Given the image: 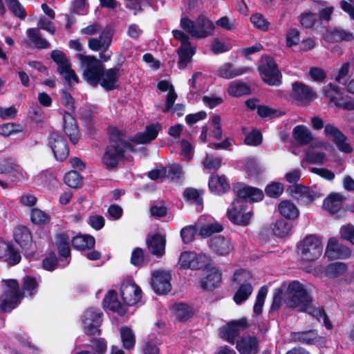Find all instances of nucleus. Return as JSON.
<instances>
[{"label":"nucleus","mask_w":354,"mask_h":354,"mask_svg":"<svg viewBox=\"0 0 354 354\" xmlns=\"http://www.w3.org/2000/svg\"><path fill=\"white\" fill-rule=\"evenodd\" d=\"M209 258L203 253H196L194 252H183L179 259L180 265L185 268L192 270H199L208 265Z\"/></svg>","instance_id":"nucleus-13"},{"label":"nucleus","mask_w":354,"mask_h":354,"mask_svg":"<svg viewBox=\"0 0 354 354\" xmlns=\"http://www.w3.org/2000/svg\"><path fill=\"white\" fill-rule=\"evenodd\" d=\"M209 122L212 127L211 133L212 137L220 140L223 136L221 116L219 115H214L209 118Z\"/></svg>","instance_id":"nucleus-46"},{"label":"nucleus","mask_w":354,"mask_h":354,"mask_svg":"<svg viewBox=\"0 0 354 354\" xmlns=\"http://www.w3.org/2000/svg\"><path fill=\"white\" fill-rule=\"evenodd\" d=\"M253 288L250 283H243L240 286L234 296L236 304H240L248 299L252 292Z\"/></svg>","instance_id":"nucleus-42"},{"label":"nucleus","mask_w":354,"mask_h":354,"mask_svg":"<svg viewBox=\"0 0 354 354\" xmlns=\"http://www.w3.org/2000/svg\"><path fill=\"white\" fill-rule=\"evenodd\" d=\"M160 128L158 124L149 125L145 132L136 134L131 140L137 144H147L157 137Z\"/></svg>","instance_id":"nucleus-25"},{"label":"nucleus","mask_w":354,"mask_h":354,"mask_svg":"<svg viewBox=\"0 0 354 354\" xmlns=\"http://www.w3.org/2000/svg\"><path fill=\"white\" fill-rule=\"evenodd\" d=\"M306 160L315 164H324L327 160L326 154L323 152L309 151L306 156Z\"/></svg>","instance_id":"nucleus-55"},{"label":"nucleus","mask_w":354,"mask_h":354,"mask_svg":"<svg viewBox=\"0 0 354 354\" xmlns=\"http://www.w3.org/2000/svg\"><path fill=\"white\" fill-rule=\"evenodd\" d=\"M180 27L192 37L203 39L213 35L215 26L214 23L204 15L199 16L196 21L188 17L180 19Z\"/></svg>","instance_id":"nucleus-4"},{"label":"nucleus","mask_w":354,"mask_h":354,"mask_svg":"<svg viewBox=\"0 0 354 354\" xmlns=\"http://www.w3.org/2000/svg\"><path fill=\"white\" fill-rule=\"evenodd\" d=\"M38 282L35 277L26 276L23 279V290L28 292L29 295L32 296L37 292Z\"/></svg>","instance_id":"nucleus-52"},{"label":"nucleus","mask_w":354,"mask_h":354,"mask_svg":"<svg viewBox=\"0 0 354 354\" xmlns=\"http://www.w3.org/2000/svg\"><path fill=\"white\" fill-rule=\"evenodd\" d=\"M251 71L249 67L236 68L230 63H226L221 66L218 70V74L220 77L225 79H231L236 76L241 75Z\"/></svg>","instance_id":"nucleus-27"},{"label":"nucleus","mask_w":354,"mask_h":354,"mask_svg":"<svg viewBox=\"0 0 354 354\" xmlns=\"http://www.w3.org/2000/svg\"><path fill=\"white\" fill-rule=\"evenodd\" d=\"M0 259H4L8 264L14 266L20 261L21 255L10 243L0 239Z\"/></svg>","instance_id":"nucleus-23"},{"label":"nucleus","mask_w":354,"mask_h":354,"mask_svg":"<svg viewBox=\"0 0 354 354\" xmlns=\"http://www.w3.org/2000/svg\"><path fill=\"white\" fill-rule=\"evenodd\" d=\"M245 203L241 199L234 200L231 206L227 209V217L233 223L245 226L249 224L252 216V212H245Z\"/></svg>","instance_id":"nucleus-12"},{"label":"nucleus","mask_w":354,"mask_h":354,"mask_svg":"<svg viewBox=\"0 0 354 354\" xmlns=\"http://www.w3.org/2000/svg\"><path fill=\"white\" fill-rule=\"evenodd\" d=\"M341 236L352 243L354 245V225L348 223L340 228Z\"/></svg>","instance_id":"nucleus-64"},{"label":"nucleus","mask_w":354,"mask_h":354,"mask_svg":"<svg viewBox=\"0 0 354 354\" xmlns=\"http://www.w3.org/2000/svg\"><path fill=\"white\" fill-rule=\"evenodd\" d=\"M110 142L107 146L102 161L109 170L115 169L124 158V153L127 149L131 150L130 145L127 142L124 133L116 128L109 130Z\"/></svg>","instance_id":"nucleus-3"},{"label":"nucleus","mask_w":354,"mask_h":354,"mask_svg":"<svg viewBox=\"0 0 354 354\" xmlns=\"http://www.w3.org/2000/svg\"><path fill=\"white\" fill-rule=\"evenodd\" d=\"M295 140L301 145H306L313 140L310 131L304 125H297L292 130Z\"/></svg>","instance_id":"nucleus-36"},{"label":"nucleus","mask_w":354,"mask_h":354,"mask_svg":"<svg viewBox=\"0 0 354 354\" xmlns=\"http://www.w3.org/2000/svg\"><path fill=\"white\" fill-rule=\"evenodd\" d=\"M81 322L86 334L95 335L99 332L101 313L99 311L89 308L82 316Z\"/></svg>","instance_id":"nucleus-16"},{"label":"nucleus","mask_w":354,"mask_h":354,"mask_svg":"<svg viewBox=\"0 0 354 354\" xmlns=\"http://www.w3.org/2000/svg\"><path fill=\"white\" fill-rule=\"evenodd\" d=\"M51 58L57 64L58 73L69 84L72 82H79V78L74 70L71 68V64L66 56L61 50H54L51 53Z\"/></svg>","instance_id":"nucleus-10"},{"label":"nucleus","mask_w":354,"mask_h":354,"mask_svg":"<svg viewBox=\"0 0 354 354\" xmlns=\"http://www.w3.org/2000/svg\"><path fill=\"white\" fill-rule=\"evenodd\" d=\"M73 232H64L56 235V245L60 255L64 258L70 256V241L72 240Z\"/></svg>","instance_id":"nucleus-31"},{"label":"nucleus","mask_w":354,"mask_h":354,"mask_svg":"<svg viewBox=\"0 0 354 354\" xmlns=\"http://www.w3.org/2000/svg\"><path fill=\"white\" fill-rule=\"evenodd\" d=\"M120 295L124 303L132 306L141 298V289L134 282L124 281L120 287Z\"/></svg>","instance_id":"nucleus-17"},{"label":"nucleus","mask_w":354,"mask_h":354,"mask_svg":"<svg viewBox=\"0 0 354 354\" xmlns=\"http://www.w3.org/2000/svg\"><path fill=\"white\" fill-rule=\"evenodd\" d=\"M172 33L174 38L181 42V46L177 50L179 56L178 65L179 68L183 69L191 62L196 49L191 45L189 36L183 31L174 30Z\"/></svg>","instance_id":"nucleus-9"},{"label":"nucleus","mask_w":354,"mask_h":354,"mask_svg":"<svg viewBox=\"0 0 354 354\" xmlns=\"http://www.w3.org/2000/svg\"><path fill=\"white\" fill-rule=\"evenodd\" d=\"M250 92L249 86L241 82H233L228 88V93L230 95L239 97L243 95L249 94Z\"/></svg>","instance_id":"nucleus-44"},{"label":"nucleus","mask_w":354,"mask_h":354,"mask_svg":"<svg viewBox=\"0 0 354 354\" xmlns=\"http://www.w3.org/2000/svg\"><path fill=\"white\" fill-rule=\"evenodd\" d=\"M65 183L71 187H77L82 182L80 174L76 171H70L64 176Z\"/></svg>","instance_id":"nucleus-56"},{"label":"nucleus","mask_w":354,"mask_h":354,"mask_svg":"<svg viewBox=\"0 0 354 354\" xmlns=\"http://www.w3.org/2000/svg\"><path fill=\"white\" fill-rule=\"evenodd\" d=\"M221 281V274L215 268L207 271L206 276L201 280V287L204 290L216 288Z\"/></svg>","instance_id":"nucleus-30"},{"label":"nucleus","mask_w":354,"mask_h":354,"mask_svg":"<svg viewBox=\"0 0 354 354\" xmlns=\"http://www.w3.org/2000/svg\"><path fill=\"white\" fill-rule=\"evenodd\" d=\"M268 293V289L265 286L261 287L258 292L256 302L254 305V313L259 315L262 313L263 306Z\"/></svg>","instance_id":"nucleus-49"},{"label":"nucleus","mask_w":354,"mask_h":354,"mask_svg":"<svg viewBox=\"0 0 354 354\" xmlns=\"http://www.w3.org/2000/svg\"><path fill=\"white\" fill-rule=\"evenodd\" d=\"M64 129L66 135L73 144H76L79 139V131L75 118L71 113L66 112L64 115Z\"/></svg>","instance_id":"nucleus-28"},{"label":"nucleus","mask_w":354,"mask_h":354,"mask_svg":"<svg viewBox=\"0 0 354 354\" xmlns=\"http://www.w3.org/2000/svg\"><path fill=\"white\" fill-rule=\"evenodd\" d=\"M21 131L20 126L14 123H7L0 126V134L3 136H9Z\"/></svg>","instance_id":"nucleus-62"},{"label":"nucleus","mask_w":354,"mask_h":354,"mask_svg":"<svg viewBox=\"0 0 354 354\" xmlns=\"http://www.w3.org/2000/svg\"><path fill=\"white\" fill-rule=\"evenodd\" d=\"M334 144L336 145L337 148L343 153H350L353 151V147L348 142V138L344 134L342 135Z\"/></svg>","instance_id":"nucleus-60"},{"label":"nucleus","mask_w":354,"mask_h":354,"mask_svg":"<svg viewBox=\"0 0 354 354\" xmlns=\"http://www.w3.org/2000/svg\"><path fill=\"white\" fill-rule=\"evenodd\" d=\"M171 273L164 270H156L152 272L151 285L154 291L160 295L166 294L171 288Z\"/></svg>","instance_id":"nucleus-14"},{"label":"nucleus","mask_w":354,"mask_h":354,"mask_svg":"<svg viewBox=\"0 0 354 354\" xmlns=\"http://www.w3.org/2000/svg\"><path fill=\"white\" fill-rule=\"evenodd\" d=\"M347 270V266L345 263L336 262L328 265L326 270V273L331 277H336L344 274Z\"/></svg>","instance_id":"nucleus-47"},{"label":"nucleus","mask_w":354,"mask_h":354,"mask_svg":"<svg viewBox=\"0 0 354 354\" xmlns=\"http://www.w3.org/2000/svg\"><path fill=\"white\" fill-rule=\"evenodd\" d=\"M279 211L287 218H295L299 215V210L296 205L288 201H283L279 203Z\"/></svg>","instance_id":"nucleus-39"},{"label":"nucleus","mask_w":354,"mask_h":354,"mask_svg":"<svg viewBox=\"0 0 354 354\" xmlns=\"http://www.w3.org/2000/svg\"><path fill=\"white\" fill-rule=\"evenodd\" d=\"M292 228L291 223L285 219H279L274 224L273 232L279 237H285L289 234Z\"/></svg>","instance_id":"nucleus-43"},{"label":"nucleus","mask_w":354,"mask_h":354,"mask_svg":"<svg viewBox=\"0 0 354 354\" xmlns=\"http://www.w3.org/2000/svg\"><path fill=\"white\" fill-rule=\"evenodd\" d=\"M293 337L296 340L303 344H317L322 342V337L318 335L315 330L295 333Z\"/></svg>","instance_id":"nucleus-35"},{"label":"nucleus","mask_w":354,"mask_h":354,"mask_svg":"<svg viewBox=\"0 0 354 354\" xmlns=\"http://www.w3.org/2000/svg\"><path fill=\"white\" fill-rule=\"evenodd\" d=\"M283 302L290 308L308 313L313 317L321 315L320 308L313 303V299L306 286L297 281L290 283L283 295Z\"/></svg>","instance_id":"nucleus-2"},{"label":"nucleus","mask_w":354,"mask_h":354,"mask_svg":"<svg viewBox=\"0 0 354 354\" xmlns=\"http://www.w3.org/2000/svg\"><path fill=\"white\" fill-rule=\"evenodd\" d=\"M10 11L21 19H24L26 16L24 7L18 0H5Z\"/></svg>","instance_id":"nucleus-48"},{"label":"nucleus","mask_w":354,"mask_h":354,"mask_svg":"<svg viewBox=\"0 0 354 354\" xmlns=\"http://www.w3.org/2000/svg\"><path fill=\"white\" fill-rule=\"evenodd\" d=\"M27 37L37 48H48L50 47L49 42L44 37L36 28H28L26 30Z\"/></svg>","instance_id":"nucleus-38"},{"label":"nucleus","mask_w":354,"mask_h":354,"mask_svg":"<svg viewBox=\"0 0 354 354\" xmlns=\"http://www.w3.org/2000/svg\"><path fill=\"white\" fill-rule=\"evenodd\" d=\"M339 247L340 245L338 243L337 240L335 238H330L326 246V254L330 258L337 259V253L339 252Z\"/></svg>","instance_id":"nucleus-61"},{"label":"nucleus","mask_w":354,"mask_h":354,"mask_svg":"<svg viewBox=\"0 0 354 354\" xmlns=\"http://www.w3.org/2000/svg\"><path fill=\"white\" fill-rule=\"evenodd\" d=\"M198 230L195 226L189 225L183 227L180 231V236L185 243H191L194 238L195 234L198 232Z\"/></svg>","instance_id":"nucleus-57"},{"label":"nucleus","mask_w":354,"mask_h":354,"mask_svg":"<svg viewBox=\"0 0 354 354\" xmlns=\"http://www.w3.org/2000/svg\"><path fill=\"white\" fill-rule=\"evenodd\" d=\"M234 191L239 198V199L242 201L258 202L263 198L262 190L253 187L245 185L237 187L234 189Z\"/></svg>","instance_id":"nucleus-22"},{"label":"nucleus","mask_w":354,"mask_h":354,"mask_svg":"<svg viewBox=\"0 0 354 354\" xmlns=\"http://www.w3.org/2000/svg\"><path fill=\"white\" fill-rule=\"evenodd\" d=\"M14 237L15 241L24 249H28L32 244V235L25 226L16 227L14 230Z\"/></svg>","instance_id":"nucleus-32"},{"label":"nucleus","mask_w":354,"mask_h":354,"mask_svg":"<svg viewBox=\"0 0 354 354\" xmlns=\"http://www.w3.org/2000/svg\"><path fill=\"white\" fill-rule=\"evenodd\" d=\"M120 336L123 347L125 349L130 350L133 348L136 343V337L129 327H122L120 328Z\"/></svg>","instance_id":"nucleus-41"},{"label":"nucleus","mask_w":354,"mask_h":354,"mask_svg":"<svg viewBox=\"0 0 354 354\" xmlns=\"http://www.w3.org/2000/svg\"><path fill=\"white\" fill-rule=\"evenodd\" d=\"M30 218L33 223L44 224L49 221V216L39 209L34 208L31 210Z\"/></svg>","instance_id":"nucleus-53"},{"label":"nucleus","mask_w":354,"mask_h":354,"mask_svg":"<svg viewBox=\"0 0 354 354\" xmlns=\"http://www.w3.org/2000/svg\"><path fill=\"white\" fill-rule=\"evenodd\" d=\"M8 290L0 297V311L10 312L14 309L24 297L19 287L17 281L9 279L6 281Z\"/></svg>","instance_id":"nucleus-7"},{"label":"nucleus","mask_w":354,"mask_h":354,"mask_svg":"<svg viewBox=\"0 0 354 354\" xmlns=\"http://www.w3.org/2000/svg\"><path fill=\"white\" fill-rule=\"evenodd\" d=\"M80 62L83 77L91 86L100 84L106 90L117 87L120 77L119 68L104 70V65L95 56L78 53L76 55Z\"/></svg>","instance_id":"nucleus-1"},{"label":"nucleus","mask_w":354,"mask_h":354,"mask_svg":"<svg viewBox=\"0 0 354 354\" xmlns=\"http://www.w3.org/2000/svg\"><path fill=\"white\" fill-rule=\"evenodd\" d=\"M36 29L44 30L51 35H54L56 31L55 26L52 21L48 19L44 16L39 17Z\"/></svg>","instance_id":"nucleus-54"},{"label":"nucleus","mask_w":354,"mask_h":354,"mask_svg":"<svg viewBox=\"0 0 354 354\" xmlns=\"http://www.w3.org/2000/svg\"><path fill=\"white\" fill-rule=\"evenodd\" d=\"M147 243L149 251L154 255L162 256L165 253V239L160 234H154L149 237Z\"/></svg>","instance_id":"nucleus-33"},{"label":"nucleus","mask_w":354,"mask_h":354,"mask_svg":"<svg viewBox=\"0 0 354 354\" xmlns=\"http://www.w3.org/2000/svg\"><path fill=\"white\" fill-rule=\"evenodd\" d=\"M223 225L218 223L215 222L204 225L199 230H198V233L201 237L206 238L211 236L214 233L221 232L223 231Z\"/></svg>","instance_id":"nucleus-45"},{"label":"nucleus","mask_w":354,"mask_h":354,"mask_svg":"<svg viewBox=\"0 0 354 354\" xmlns=\"http://www.w3.org/2000/svg\"><path fill=\"white\" fill-rule=\"evenodd\" d=\"M300 41V34L297 29L291 28L286 34V46L288 48L297 46Z\"/></svg>","instance_id":"nucleus-58"},{"label":"nucleus","mask_w":354,"mask_h":354,"mask_svg":"<svg viewBox=\"0 0 354 354\" xmlns=\"http://www.w3.org/2000/svg\"><path fill=\"white\" fill-rule=\"evenodd\" d=\"M248 327V324L245 318L233 320L220 329V336L228 342L234 344V339L239 333Z\"/></svg>","instance_id":"nucleus-15"},{"label":"nucleus","mask_w":354,"mask_h":354,"mask_svg":"<svg viewBox=\"0 0 354 354\" xmlns=\"http://www.w3.org/2000/svg\"><path fill=\"white\" fill-rule=\"evenodd\" d=\"M324 134L333 143L344 133L334 124L328 123L324 126Z\"/></svg>","instance_id":"nucleus-51"},{"label":"nucleus","mask_w":354,"mask_h":354,"mask_svg":"<svg viewBox=\"0 0 354 354\" xmlns=\"http://www.w3.org/2000/svg\"><path fill=\"white\" fill-rule=\"evenodd\" d=\"M209 248L216 254L226 256L234 250V243L230 238L219 235L210 240Z\"/></svg>","instance_id":"nucleus-19"},{"label":"nucleus","mask_w":354,"mask_h":354,"mask_svg":"<svg viewBox=\"0 0 354 354\" xmlns=\"http://www.w3.org/2000/svg\"><path fill=\"white\" fill-rule=\"evenodd\" d=\"M250 21L256 28L263 31L268 30L269 23L263 15L254 14L251 16Z\"/></svg>","instance_id":"nucleus-59"},{"label":"nucleus","mask_w":354,"mask_h":354,"mask_svg":"<svg viewBox=\"0 0 354 354\" xmlns=\"http://www.w3.org/2000/svg\"><path fill=\"white\" fill-rule=\"evenodd\" d=\"M298 250L303 261L310 262L317 259L323 251V244L315 235L306 236L298 245Z\"/></svg>","instance_id":"nucleus-6"},{"label":"nucleus","mask_w":354,"mask_h":354,"mask_svg":"<svg viewBox=\"0 0 354 354\" xmlns=\"http://www.w3.org/2000/svg\"><path fill=\"white\" fill-rule=\"evenodd\" d=\"M103 305L104 308L118 313L120 315L126 313V308L117 299V294L115 290H109L105 296Z\"/></svg>","instance_id":"nucleus-29"},{"label":"nucleus","mask_w":354,"mask_h":354,"mask_svg":"<svg viewBox=\"0 0 354 354\" xmlns=\"http://www.w3.org/2000/svg\"><path fill=\"white\" fill-rule=\"evenodd\" d=\"M262 142L261 133L257 130H252L245 139V143L248 145L257 146Z\"/></svg>","instance_id":"nucleus-63"},{"label":"nucleus","mask_w":354,"mask_h":354,"mask_svg":"<svg viewBox=\"0 0 354 354\" xmlns=\"http://www.w3.org/2000/svg\"><path fill=\"white\" fill-rule=\"evenodd\" d=\"M189 93L192 97L201 92L204 88L203 74L200 72L194 73L189 80Z\"/></svg>","instance_id":"nucleus-40"},{"label":"nucleus","mask_w":354,"mask_h":354,"mask_svg":"<svg viewBox=\"0 0 354 354\" xmlns=\"http://www.w3.org/2000/svg\"><path fill=\"white\" fill-rule=\"evenodd\" d=\"M26 178V173L18 167L5 163L3 178L0 179V185L3 188H8L7 181L18 183Z\"/></svg>","instance_id":"nucleus-20"},{"label":"nucleus","mask_w":354,"mask_h":354,"mask_svg":"<svg viewBox=\"0 0 354 354\" xmlns=\"http://www.w3.org/2000/svg\"><path fill=\"white\" fill-rule=\"evenodd\" d=\"M291 97L299 104H306L316 98V94L307 86L296 82L292 85Z\"/></svg>","instance_id":"nucleus-18"},{"label":"nucleus","mask_w":354,"mask_h":354,"mask_svg":"<svg viewBox=\"0 0 354 354\" xmlns=\"http://www.w3.org/2000/svg\"><path fill=\"white\" fill-rule=\"evenodd\" d=\"M112 38V31L109 28H104L98 37H91L88 40V47L93 51L100 52V61L106 62L111 59L113 53L109 48Z\"/></svg>","instance_id":"nucleus-5"},{"label":"nucleus","mask_w":354,"mask_h":354,"mask_svg":"<svg viewBox=\"0 0 354 354\" xmlns=\"http://www.w3.org/2000/svg\"><path fill=\"white\" fill-rule=\"evenodd\" d=\"M330 39L333 41H339L342 40L351 41L354 39L352 32L343 29H335L331 32Z\"/></svg>","instance_id":"nucleus-50"},{"label":"nucleus","mask_w":354,"mask_h":354,"mask_svg":"<svg viewBox=\"0 0 354 354\" xmlns=\"http://www.w3.org/2000/svg\"><path fill=\"white\" fill-rule=\"evenodd\" d=\"M257 346V340L255 337L243 336L236 341V348L241 354L256 353Z\"/></svg>","instance_id":"nucleus-26"},{"label":"nucleus","mask_w":354,"mask_h":354,"mask_svg":"<svg viewBox=\"0 0 354 354\" xmlns=\"http://www.w3.org/2000/svg\"><path fill=\"white\" fill-rule=\"evenodd\" d=\"M259 71L263 80L268 85L278 86L281 84V74L272 59L269 57L264 59Z\"/></svg>","instance_id":"nucleus-11"},{"label":"nucleus","mask_w":354,"mask_h":354,"mask_svg":"<svg viewBox=\"0 0 354 354\" xmlns=\"http://www.w3.org/2000/svg\"><path fill=\"white\" fill-rule=\"evenodd\" d=\"M72 245L77 250H86L95 245V239L89 235H77L72 237Z\"/></svg>","instance_id":"nucleus-37"},{"label":"nucleus","mask_w":354,"mask_h":354,"mask_svg":"<svg viewBox=\"0 0 354 354\" xmlns=\"http://www.w3.org/2000/svg\"><path fill=\"white\" fill-rule=\"evenodd\" d=\"M345 197L339 193H331L324 200L322 207L331 214L337 213L341 208Z\"/></svg>","instance_id":"nucleus-24"},{"label":"nucleus","mask_w":354,"mask_h":354,"mask_svg":"<svg viewBox=\"0 0 354 354\" xmlns=\"http://www.w3.org/2000/svg\"><path fill=\"white\" fill-rule=\"evenodd\" d=\"M211 192L221 194L230 189V185L225 176L214 175L209 180Z\"/></svg>","instance_id":"nucleus-34"},{"label":"nucleus","mask_w":354,"mask_h":354,"mask_svg":"<svg viewBox=\"0 0 354 354\" xmlns=\"http://www.w3.org/2000/svg\"><path fill=\"white\" fill-rule=\"evenodd\" d=\"M50 139L51 148L54 152L55 158L59 161H63L69 153L66 143L59 135L55 133H51Z\"/></svg>","instance_id":"nucleus-21"},{"label":"nucleus","mask_w":354,"mask_h":354,"mask_svg":"<svg viewBox=\"0 0 354 354\" xmlns=\"http://www.w3.org/2000/svg\"><path fill=\"white\" fill-rule=\"evenodd\" d=\"M8 290L0 297V311L10 312L14 309L24 297L19 287L17 281L9 279L6 281Z\"/></svg>","instance_id":"nucleus-8"}]
</instances>
